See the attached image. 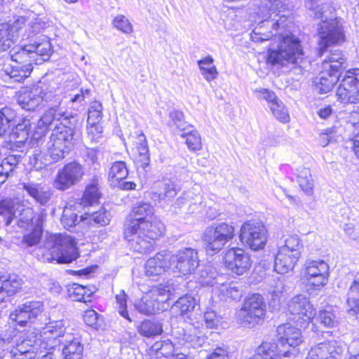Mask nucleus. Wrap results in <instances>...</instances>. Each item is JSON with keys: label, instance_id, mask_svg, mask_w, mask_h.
Instances as JSON below:
<instances>
[{"label": "nucleus", "instance_id": "obj_1", "mask_svg": "<svg viewBox=\"0 0 359 359\" xmlns=\"http://www.w3.org/2000/svg\"><path fill=\"white\" fill-rule=\"evenodd\" d=\"M165 230L164 224L155 215L151 205L144 201L138 202L131 208L123 224V235L128 240L138 233L156 239Z\"/></svg>", "mask_w": 359, "mask_h": 359}, {"label": "nucleus", "instance_id": "obj_2", "mask_svg": "<svg viewBox=\"0 0 359 359\" xmlns=\"http://www.w3.org/2000/svg\"><path fill=\"white\" fill-rule=\"evenodd\" d=\"M305 52L302 41L294 34L290 33L281 35L277 47L269 48L264 57L267 65L284 67L288 65L302 62Z\"/></svg>", "mask_w": 359, "mask_h": 359}, {"label": "nucleus", "instance_id": "obj_3", "mask_svg": "<svg viewBox=\"0 0 359 359\" xmlns=\"http://www.w3.org/2000/svg\"><path fill=\"white\" fill-rule=\"evenodd\" d=\"M346 59L341 53H330L321 63L319 77L315 86L320 94L330 92L339 81L342 71L346 67Z\"/></svg>", "mask_w": 359, "mask_h": 359}, {"label": "nucleus", "instance_id": "obj_4", "mask_svg": "<svg viewBox=\"0 0 359 359\" xmlns=\"http://www.w3.org/2000/svg\"><path fill=\"white\" fill-rule=\"evenodd\" d=\"M172 295V292L168 285H160L152 288L140 299L137 300L135 307L142 314H155L167 309Z\"/></svg>", "mask_w": 359, "mask_h": 359}, {"label": "nucleus", "instance_id": "obj_5", "mask_svg": "<svg viewBox=\"0 0 359 359\" xmlns=\"http://www.w3.org/2000/svg\"><path fill=\"white\" fill-rule=\"evenodd\" d=\"M318 54L322 56L331 46H340L346 41L343 24L337 18L323 20L318 28Z\"/></svg>", "mask_w": 359, "mask_h": 359}, {"label": "nucleus", "instance_id": "obj_6", "mask_svg": "<svg viewBox=\"0 0 359 359\" xmlns=\"http://www.w3.org/2000/svg\"><path fill=\"white\" fill-rule=\"evenodd\" d=\"M336 100L343 105L359 104V68L347 69L336 89Z\"/></svg>", "mask_w": 359, "mask_h": 359}, {"label": "nucleus", "instance_id": "obj_7", "mask_svg": "<svg viewBox=\"0 0 359 359\" xmlns=\"http://www.w3.org/2000/svg\"><path fill=\"white\" fill-rule=\"evenodd\" d=\"M266 304L259 294H252L246 297L238 313V321L244 327L252 328L264 318Z\"/></svg>", "mask_w": 359, "mask_h": 359}, {"label": "nucleus", "instance_id": "obj_8", "mask_svg": "<svg viewBox=\"0 0 359 359\" xmlns=\"http://www.w3.org/2000/svg\"><path fill=\"white\" fill-rule=\"evenodd\" d=\"M79 124L76 114L64 116L53 130L49 143L69 154L73 144L75 130Z\"/></svg>", "mask_w": 359, "mask_h": 359}, {"label": "nucleus", "instance_id": "obj_9", "mask_svg": "<svg viewBox=\"0 0 359 359\" xmlns=\"http://www.w3.org/2000/svg\"><path fill=\"white\" fill-rule=\"evenodd\" d=\"M131 158L137 171L147 172L151 168L148 141L142 132L130 135Z\"/></svg>", "mask_w": 359, "mask_h": 359}, {"label": "nucleus", "instance_id": "obj_10", "mask_svg": "<svg viewBox=\"0 0 359 359\" xmlns=\"http://www.w3.org/2000/svg\"><path fill=\"white\" fill-rule=\"evenodd\" d=\"M85 175L81 164L76 161L65 163L60 168L53 180V187L59 191H65L79 183Z\"/></svg>", "mask_w": 359, "mask_h": 359}, {"label": "nucleus", "instance_id": "obj_11", "mask_svg": "<svg viewBox=\"0 0 359 359\" xmlns=\"http://www.w3.org/2000/svg\"><path fill=\"white\" fill-rule=\"evenodd\" d=\"M235 236V227L227 222H222L208 226L202 235V240L209 245L224 246L230 243Z\"/></svg>", "mask_w": 359, "mask_h": 359}, {"label": "nucleus", "instance_id": "obj_12", "mask_svg": "<svg viewBox=\"0 0 359 359\" xmlns=\"http://www.w3.org/2000/svg\"><path fill=\"white\" fill-rule=\"evenodd\" d=\"M288 311L294 316L297 325L305 327L316 316V309L304 295L299 294L292 298L287 304Z\"/></svg>", "mask_w": 359, "mask_h": 359}, {"label": "nucleus", "instance_id": "obj_13", "mask_svg": "<svg viewBox=\"0 0 359 359\" xmlns=\"http://www.w3.org/2000/svg\"><path fill=\"white\" fill-rule=\"evenodd\" d=\"M43 310V304L40 301L27 302L19 305L11 312L9 318L12 323L20 327H26L33 322Z\"/></svg>", "mask_w": 359, "mask_h": 359}, {"label": "nucleus", "instance_id": "obj_14", "mask_svg": "<svg viewBox=\"0 0 359 359\" xmlns=\"http://www.w3.org/2000/svg\"><path fill=\"white\" fill-rule=\"evenodd\" d=\"M78 248H35L34 255L42 262L69 264L79 257Z\"/></svg>", "mask_w": 359, "mask_h": 359}, {"label": "nucleus", "instance_id": "obj_15", "mask_svg": "<svg viewBox=\"0 0 359 359\" xmlns=\"http://www.w3.org/2000/svg\"><path fill=\"white\" fill-rule=\"evenodd\" d=\"M239 238L242 244L248 247H264L267 240L265 230L250 221L241 226Z\"/></svg>", "mask_w": 359, "mask_h": 359}, {"label": "nucleus", "instance_id": "obj_16", "mask_svg": "<svg viewBox=\"0 0 359 359\" xmlns=\"http://www.w3.org/2000/svg\"><path fill=\"white\" fill-rule=\"evenodd\" d=\"M170 268L173 266L182 275L191 274L198 266L197 252L193 248H184L178 254L169 257Z\"/></svg>", "mask_w": 359, "mask_h": 359}, {"label": "nucleus", "instance_id": "obj_17", "mask_svg": "<svg viewBox=\"0 0 359 359\" xmlns=\"http://www.w3.org/2000/svg\"><path fill=\"white\" fill-rule=\"evenodd\" d=\"M305 278L316 287L325 285L330 276L329 265L324 260H309L305 264Z\"/></svg>", "mask_w": 359, "mask_h": 359}, {"label": "nucleus", "instance_id": "obj_18", "mask_svg": "<svg viewBox=\"0 0 359 359\" xmlns=\"http://www.w3.org/2000/svg\"><path fill=\"white\" fill-rule=\"evenodd\" d=\"M2 341L10 343L14 341L13 346L10 352L15 353H27L28 351H35L34 344L36 343V337L28 335L22 331H18L15 328L9 327L6 333L1 337Z\"/></svg>", "mask_w": 359, "mask_h": 359}, {"label": "nucleus", "instance_id": "obj_19", "mask_svg": "<svg viewBox=\"0 0 359 359\" xmlns=\"http://www.w3.org/2000/svg\"><path fill=\"white\" fill-rule=\"evenodd\" d=\"M277 337L278 350L287 351L286 347L295 348L303 342L300 329L297 328L289 323L283 324L277 327ZM289 355L290 351L288 350Z\"/></svg>", "mask_w": 359, "mask_h": 359}, {"label": "nucleus", "instance_id": "obj_20", "mask_svg": "<svg viewBox=\"0 0 359 359\" xmlns=\"http://www.w3.org/2000/svg\"><path fill=\"white\" fill-rule=\"evenodd\" d=\"M224 259L226 267L238 275L245 273L251 266L250 258L243 248H229Z\"/></svg>", "mask_w": 359, "mask_h": 359}, {"label": "nucleus", "instance_id": "obj_21", "mask_svg": "<svg viewBox=\"0 0 359 359\" xmlns=\"http://www.w3.org/2000/svg\"><path fill=\"white\" fill-rule=\"evenodd\" d=\"M300 255L299 248H280L275 257V271L283 274L292 270Z\"/></svg>", "mask_w": 359, "mask_h": 359}, {"label": "nucleus", "instance_id": "obj_22", "mask_svg": "<svg viewBox=\"0 0 359 359\" xmlns=\"http://www.w3.org/2000/svg\"><path fill=\"white\" fill-rule=\"evenodd\" d=\"M72 334L66 332L65 323L62 320L51 322L43 329V336L51 347L59 346L65 343L67 335Z\"/></svg>", "mask_w": 359, "mask_h": 359}, {"label": "nucleus", "instance_id": "obj_23", "mask_svg": "<svg viewBox=\"0 0 359 359\" xmlns=\"http://www.w3.org/2000/svg\"><path fill=\"white\" fill-rule=\"evenodd\" d=\"M22 284V279L16 274L0 276V304L14 295Z\"/></svg>", "mask_w": 359, "mask_h": 359}, {"label": "nucleus", "instance_id": "obj_24", "mask_svg": "<svg viewBox=\"0 0 359 359\" xmlns=\"http://www.w3.org/2000/svg\"><path fill=\"white\" fill-rule=\"evenodd\" d=\"M198 281L203 286L216 287L217 288L223 280H227L226 274L219 273L217 269L211 266H205L198 274Z\"/></svg>", "mask_w": 359, "mask_h": 359}, {"label": "nucleus", "instance_id": "obj_25", "mask_svg": "<svg viewBox=\"0 0 359 359\" xmlns=\"http://www.w3.org/2000/svg\"><path fill=\"white\" fill-rule=\"evenodd\" d=\"M102 197V194L100 189L98 180L97 178H93L86 186L80 198V204L83 207H91L98 205Z\"/></svg>", "mask_w": 359, "mask_h": 359}, {"label": "nucleus", "instance_id": "obj_26", "mask_svg": "<svg viewBox=\"0 0 359 359\" xmlns=\"http://www.w3.org/2000/svg\"><path fill=\"white\" fill-rule=\"evenodd\" d=\"M41 98L32 88L25 86L17 93V102L25 110L34 111L40 104Z\"/></svg>", "mask_w": 359, "mask_h": 359}, {"label": "nucleus", "instance_id": "obj_27", "mask_svg": "<svg viewBox=\"0 0 359 359\" xmlns=\"http://www.w3.org/2000/svg\"><path fill=\"white\" fill-rule=\"evenodd\" d=\"M62 348L64 359H82L83 346L80 339L72 334L67 335V339Z\"/></svg>", "mask_w": 359, "mask_h": 359}, {"label": "nucleus", "instance_id": "obj_28", "mask_svg": "<svg viewBox=\"0 0 359 359\" xmlns=\"http://www.w3.org/2000/svg\"><path fill=\"white\" fill-rule=\"evenodd\" d=\"M168 256H163L158 253L155 257L147 260L145 264V273L147 276H155L163 273L167 269L170 268L168 265Z\"/></svg>", "mask_w": 359, "mask_h": 359}, {"label": "nucleus", "instance_id": "obj_29", "mask_svg": "<svg viewBox=\"0 0 359 359\" xmlns=\"http://www.w3.org/2000/svg\"><path fill=\"white\" fill-rule=\"evenodd\" d=\"M179 338L194 348H198L205 342V337L196 327L189 325L185 329L179 330Z\"/></svg>", "mask_w": 359, "mask_h": 359}, {"label": "nucleus", "instance_id": "obj_30", "mask_svg": "<svg viewBox=\"0 0 359 359\" xmlns=\"http://www.w3.org/2000/svg\"><path fill=\"white\" fill-rule=\"evenodd\" d=\"M315 346L323 359H339L344 351L341 343L337 341H327Z\"/></svg>", "mask_w": 359, "mask_h": 359}, {"label": "nucleus", "instance_id": "obj_31", "mask_svg": "<svg viewBox=\"0 0 359 359\" xmlns=\"http://www.w3.org/2000/svg\"><path fill=\"white\" fill-rule=\"evenodd\" d=\"M27 45L33 55H39L43 61L48 60L53 52L50 40L46 36Z\"/></svg>", "mask_w": 359, "mask_h": 359}, {"label": "nucleus", "instance_id": "obj_32", "mask_svg": "<svg viewBox=\"0 0 359 359\" xmlns=\"http://www.w3.org/2000/svg\"><path fill=\"white\" fill-rule=\"evenodd\" d=\"M218 296L221 300L226 301L230 299L234 301H238L243 295L241 286L236 283H226L223 280L218 287Z\"/></svg>", "mask_w": 359, "mask_h": 359}, {"label": "nucleus", "instance_id": "obj_33", "mask_svg": "<svg viewBox=\"0 0 359 359\" xmlns=\"http://www.w3.org/2000/svg\"><path fill=\"white\" fill-rule=\"evenodd\" d=\"M288 351L278 350V346L273 342H263L256 351V353L249 359H272L273 355H286Z\"/></svg>", "mask_w": 359, "mask_h": 359}, {"label": "nucleus", "instance_id": "obj_34", "mask_svg": "<svg viewBox=\"0 0 359 359\" xmlns=\"http://www.w3.org/2000/svg\"><path fill=\"white\" fill-rule=\"evenodd\" d=\"M129 175V169L123 161L113 162L109 169L107 179L114 185L126 180Z\"/></svg>", "mask_w": 359, "mask_h": 359}, {"label": "nucleus", "instance_id": "obj_35", "mask_svg": "<svg viewBox=\"0 0 359 359\" xmlns=\"http://www.w3.org/2000/svg\"><path fill=\"white\" fill-rule=\"evenodd\" d=\"M95 292L94 287H86L76 283L69 285L67 288L68 295L72 300L85 303L91 301V296Z\"/></svg>", "mask_w": 359, "mask_h": 359}, {"label": "nucleus", "instance_id": "obj_36", "mask_svg": "<svg viewBox=\"0 0 359 359\" xmlns=\"http://www.w3.org/2000/svg\"><path fill=\"white\" fill-rule=\"evenodd\" d=\"M11 60L14 64L24 65V67H33L36 59L30 50L28 45L21 46L18 50L11 55Z\"/></svg>", "mask_w": 359, "mask_h": 359}, {"label": "nucleus", "instance_id": "obj_37", "mask_svg": "<svg viewBox=\"0 0 359 359\" xmlns=\"http://www.w3.org/2000/svg\"><path fill=\"white\" fill-rule=\"evenodd\" d=\"M23 189L32 197L36 202L40 204H46L50 200L51 193L43 189L41 184H27L23 185Z\"/></svg>", "mask_w": 359, "mask_h": 359}, {"label": "nucleus", "instance_id": "obj_38", "mask_svg": "<svg viewBox=\"0 0 359 359\" xmlns=\"http://www.w3.org/2000/svg\"><path fill=\"white\" fill-rule=\"evenodd\" d=\"M213 58L208 55L198 61V65L204 79L208 81L215 80L218 72L216 67L213 65Z\"/></svg>", "mask_w": 359, "mask_h": 359}, {"label": "nucleus", "instance_id": "obj_39", "mask_svg": "<svg viewBox=\"0 0 359 359\" xmlns=\"http://www.w3.org/2000/svg\"><path fill=\"white\" fill-rule=\"evenodd\" d=\"M297 182L306 194L311 195L313 193V180L309 168H302L298 170Z\"/></svg>", "mask_w": 359, "mask_h": 359}, {"label": "nucleus", "instance_id": "obj_40", "mask_svg": "<svg viewBox=\"0 0 359 359\" xmlns=\"http://www.w3.org/2000/svg\"><path fill=\"white\" fill-rule=\"evenodd\" d=\"M181 137L185 140V144L191 152L197 153L202 149V139L197 130L193 128L187 133H183Z\"/></svg>", "mask_w": 359, "mask_h": 359}, {"label": "nucleus", "instance_id": "obj_41", "mask_svg": "<svg viewBox=\"0 0 359 359\" xmlns=\"http://www.w3.org/2000/svg\"><path fill=\"white\" fill-rule=\"evenodd\" d=\"M196 305V300L191 295H184L179 298L172 305V309L184 315L192 311Z\"/></svg>", "mask_w": 359, "mask_h": 359}, {"label": "nucleus", "instance_id": "obj_42", "mask_svg": "<svg viewBox=\"0 0 359 359\" xmlns=\"http://www.w3.org/2000/svg\"><path fill=\"white\" fill-rule=\"evenodd\" d=\"M139 333L146 337H152L161 334L163 327L158 322L150 320H144L138 327Z\"/></svg>", "mask_w": 359, "mask_h": 359}, {"label": "nucleus", "instance_id": "obj_43", "mask_svg": "<svg viewBox=\"0 0 359 359\" xmlns=\"http://www.w3.org/2000/svg\"><path fill=\"white\" fill-rule=\"evenodd\" d=\"M316 320L325 327H334L338 323L335 311L332 307L320 310Z\"/></svg>", "mask_w": 359, "mask_h": 359}, {"label": "nucleus", "instance_id": "obj_44", "mask_svg": "<svg viewBox=\"0 0 359 359\" xmlns=\"http://www.w3.org/2000/svg\"><path fill=\"white\" fill-rule=\"evenodd\" d=\"M346 302L349 307L359 314V277L355 278L350 285Z\"/></svg>", "mask_w": 359, "mask_h": 359}, {"label": "nucleus", "instance_id": "obj_45", "mask_svg": "<svg viewBox=\"0 0 359 359\" xmlns=\"http://www.w3.org/2000/svg\"><path fill=\"white\" fill-rule=\"evenodd\" d=\"M269 109L272 115L280 123L285 124L290 121L289 111L280 100L276 103H273Z\"/></svg>", "mask_w": 359, "mask_h": 359}, {"label": "nucleus", "instance_id": "obj_46", "mask_svg": "<svg viewBox=\"0 0 359 359\" xmlns=\"http://www.w3.org/2000/svg\"><path fill=\"white\" fill-rule=\"evenodd\" d=\"M33 70V67H24L18 64H13L8 74L17 82H21L29 77Z\"/></svg>", "mask_w": 359, "mask_h": 359}, {"label": "nucleus", "instance_id": "obj_47", "mask_svg": "<svg viewBox=\"0 0 359 359\" xmlns=\"http://www.w3.org/2000/svg\"><path fill=\"white\" fill-rule=\"evenodd\" d=\"M42 229L35 226L23 236L22 243L29 247L39 245L42 239Z\"/></svg>", "mask_w": 359, "mask_h": 359}, {"label": "nucleus", "instance_id": "obj_48", "mask_svg": "<svg viewBox=\"0 0 359 359\" xmlns=\"http://www.w3.org/2000/svg\"><path fill=\"white\" fill-rule=\"evenodd\" d=\"M112 25L118 31L130 34L133 32V26L130 21L123 15H117L112 20Z\"/></svg>", "mask_w": 359, "mask_h": 359}, {"label": "nucleus", "instance_id": "obj_49", "mask_svg": "<svg viewBox=\"0 0 359 359\" xmlns=\"http://www.w3.org/2000/svg\"><path fill=\"white\" fill-rule=\"evenodd\" d=\"M20 118H11L4 115L0 118V136L11 134L20 125Z\"/></svg>", "mask_w": 359, "mask_h": 359}, {"label": "nucleus", "instance_id": "obj_50", "mask_svg": "<svg viewBox=\"0 0 359 359\" xmlns=\"http://www.w3.org/2000/svg\"><path fill=\"white\" fill-rule=\"evenodd\" d=\"M53 247H76L77 243L73 237L62 234L55 233L50 236Z\"/></svg>", "mask_w": 359, "mask_h": 359}, {"label": "nucleus", "instance_id": "obj_51", "mask_svg": "<svg viewBox=\"0 0 359 359\" xmlns=\"http://www.w3.org/2000/svg\"><path fill=\"white\" fill-rule=\"evenodd\" d=\"M152 348L156 352L157 355L168 358L174 354V345L170 341H157L153 346Z\"/></svg>", "mask_w": 359, "mask_h": 359}, {"label": "nucleus", "instance_id": "obj_52", "mask_svg": "<svg viewBox=\"0 0 359 359\" xmlns=\"http://www.w3.org/2000/svg\"><path fill=\"white\" fill-rule=\"evenodd\" d=\"M61 223L67 229L79 224L77 215L73 212L71 208H65L64 210L61 217Z\"/></svg>", "mask_w": 359, "mask_h": 359}, {"label": "nucleus", "instance_id": "obj_53", "mask_svg": "<svg viewBox=\"0 0 359 359\" xmlns=\"http://www.w3.org/2000/svg\"><path fill=\"white\" fill-rule=\"evenodd\" d=\"M0 215L4 217V222L6 226L9 225L15 217V210L12 205L6 201H0Z\"/></svg>", "mask_w": 359, "mask_h": 359}, {"label": "nucleus", "instance_id": "obj_54", "mask_svg": "<svg viewBox=\"0 0 359 359\" xmlns=\"http://www.w3.org/2000/svg\"><path fill=\"white\" fill-rule=\"evenodd\" d=\"M255 93L258 94V99L265 100L267 102L269 107H271L273 103L280 100L275 92L268 88L257 89Z\"/></svg>", "mask_w": 359, "mask_h": 359}, {"label": "nucleus", "instance_id": "obj_55", "mask_svg": "<svg viewBox=\"0 0 359 359\" xmlns=\"http://www.w3.org/2000/svg\"><path fill=\"white\" fill-rule=\"evenodd\" d=\"M116 304L118 305V309L119 314L127 319L128 321L131 322L132 320L129 317L128 311L126 309V294L124 291H121L118 294L116 295Z\"/></svg>", "mask_w": 359, "mask_h": 359}, {"label": "nucleus", "instance_id": "obj_56", "mask_svg": "<svg viewBox=\"0 0 359 359\" xmlns=\"http://www.w3.org/2000/svg\"><path fill=\"white\" fill-rule=\"evenodd\" d=\"M47 154L50 156V159L53 162H58L65 158L66 156V153L64 152L63 150L57 147L52 143H49Z\"/></svg>", "mask_w": 359, "mask_h": 359}, {"label": "nucleus", "instance_id": "obj_57", "mask_svg": "<svg viewBox=\"0 0 359 359\" xmlns=\"http://www.w3.org/2000/svg\"><path fill=\"white\" fill-rule=\"evenodd\" d=\"M106 210L104 208H101L97 211L91 212L92 218L94 224H99L100 226L106 225L109 223V219L106 215Z\"/></svg>", "mask_w": 359, "mask_h": 359}, {"label": "nucleus", "instance_id": "obj_58", "mask_svg": "<svg viewBox=\"0 0 359 359\" xmlns=\"http://www.w3.org/2000/svg\"><path fill=\"white\" fill-rule=\"evenodd\" d=\"M204 320L208 327L213 328L218 325L219 320L213 311H208L204 313Z\"/></svg>", "mask_w": 359, "mask_h": 359}, {"label": "nucleus", "instance_id": "obj_59", "mask_svg": "<svg viewBox=\"0 0 359 359\" xmlns=\"http://www.w3.org/2000/svg\"><path fill=\"white\" fill-rule=\"evenodd\" d=\"M87 133L92 140H96L101 137L102 128L98 123H92L88 127Z\"/></svg>", "mask_w": 359, "mask_h": 359}, {"label": "nucleus", "instance_id": "obj_60", "mask_svg": "<svg viewBox=\"0 0 359 359\" xmlns=\"http://www.w3.org/2000/svg\"><path fill=\"white\" fill-rule=\"evenodd\" d=\"M15 167V164L9 161L8 158H5L0 164V176L8 177Z\"/></svg>", "mask_w": 359, "mask_h": 359}, {"label": "nucleus", "instance_id": "obj_61", "mask_svg": "<svg viewBox=\"0 0 359 359\" xmlns=\"http://www.w3.org/2000/svg\"><path fill=\"white\" fill-rule=\"evenodd\" d=\"M83 318L88 325L93 326L97 323V313L94 310H88L84 313Z\"/></svg>", "mask_w": 359, "mask_h": 359}, {"label": "nucleus", "instance_id": "obj_62", "mask_svg": "<svg viewBox=\"0 0 359 359\" xmlns=\"http://www.w3.org/2000/svg\"><path fill=\"white\" fill-rule=\"evenodd\" d=\"M79 224L82 229L90 228L93 224L92 215L90 212H85L79 219Z\"/></svg>", "mask_w": 359, "mask_h": 359}, {"label": "nucleus", "instance_id": "obj_63", "mask_svg": "<svg viewBox=\"0 0 359 359\" xmlns=\"http://www.w3.org/2000/svg\"><path fill=\"white\" fill-rule=\"evenodd\" d=\"M207 359H229L228 351L226 348L217 347Z\"/></svg>", "mask_w": 359, "mask_h": 359}, {"label": "nucleus", "instance_id": "obj_64", "mask_svg": "<svg viewBox=\"0 0 359 359\" xmlns=\"http://www.w3.org/2000/svg\"><path fill=\"white\" fill-rule=\"evenodd\" d=\"M35 351H28L27 353H15L9 352V356L12 359H35L36 358Z\"/></svg>", "mask_w": 359, "mask_h": 359}]
</instances>
